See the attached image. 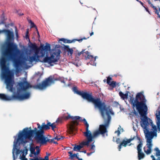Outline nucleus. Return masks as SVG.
I'll use <instances>...</instances> for the list:
<instances>
[{
	"label": "nucleus",
	"instance_id": "nucleus-14",
	"mask_svg": "<svg viewBox=\"0 0 160 160\" xmlns=\"http://www.w3.org/2000/svg\"><path fill=\"white\" fill-rule=\"evenodd\" d=\"M41 52L42 55L43 56L45 52H48L51 49L50 45L47 42L45 46L43 45H41L40 46Z\"/></svg>",
	"mask_w": 160,
	"mask_h": 160
},
{
	"label": "nucleus",
	"instance_id": "nucleus-5",
	"mask_svg": "<svg viewBox=\"0 0 160 160\" xmlns=\"http://www.w3.org/2000/svg\"><path fill=\"white\" fill-rule=\"evenodd\" d=\"M80 95L84 99H86L89 102L93 103L95 108H98L99 110L104 109L107 106L104 102H102L99 98H94L92 96L86 92L82 91L81 93H79Z\"/></svg>",
	"mask_w": 160,
	"mask_h": 160
},
{
	"label": "nucleus",
	"instance_id": "nucleus-2",
	"mask_svg": "<svg viewBox=\"0 0 160 160\" xmlns=\"http://www.w3.org/2000/svg\"><path fill=\"white\" fill-rule=\"evenodd\" d=\"M146 100L144 96L141 92L138 93L136 95L135 99L131 97L129 102L133 107H136L140 115L143 118L142 119L141 123V127L144 129L145 135L151 138L157 136L158 130L160 132V122H156L157 126L153 123L152 120L146 116L148 110L146 104Z\"/></svg>",
	"mask_w": 160,
	"mask_h": 160
},
{
	"label": "nucleus",
	"instance_id": "nucleus-7",
	"mask_svg": "<svg viewBox=\"0 0 160 160\" xmlns=\"http://www.w3.org/2000/svg\"><path fill=\"white\" fill-rule=\"evenodd\" d=\"M81 120L82 121V120ZM83 121H84V124L86 127L85 129L86 132H85L86 133H87L88 135L90 137L92 138V140H93V138L97 137L99 134H100V132L98 130H97L94 132L92 134L91 132L89 130V125L86 119L85 118H84Z\"/></svg>",
	"mask_w": 160,
	"mask_h": 160
},
{
	"label": "nucleus",
	"instance_id": "nucleus-45",
	"mask_svg": "<svg viewBox=\"0 0 160 160\" xmlns=\"http://www.w3.org/2000/svg\"><path fill=\"white\" fill-rule=\"evenodd\" d=\"M116 142L117 144L120 143V139L119 138H117Z\"/></svg>",
	"mask_w": 160,
	"mask_h": 160
},
{
	"label": "nucleus",
	"instance_id": "nucleus-55",
	"mask_svg": "<svg viewBox=\"0 0 160 160\" xmlns=\"http://www.w3.org/2000/svg\"><path fill=\"white\" fill-rule=\"evenodd\" d=\"M26 39H29V36L28 35H26Z\"/></svg>",
	"mask_w": 160,
	"mask_h": 160
},
{
	"label": "nucleus",
	"instance_id": "nucleus-39",
	"mask_svg": "<svg viewBox=\"0 0 160 160\" xmlns=\"http://www.w3.org/2000/svg\"><path fill=\"white\" fill-rule=\"evenodd\" d=\"M143 7L145 9V10L149 14L151 15V12L149 11V9L148 7H146L144 6H143Z\"/></svg>",
	"mask_w": 160,
	"mask_h": 160
},
{
	"label": "nucleus",
	"instance_id": "nucleus-3",
	"mask_svg": "<svg viewBox=\"0 0 160 160\" xmlns=\"http://www.w3.org/2000/svg\"><path fill=\"white\" fill-rule=\"evenodd\" d=\"M37 128H35L33 130L31 129V127L24 128L18 135L17 142L20 141L21 143H25L27 142L25 139H30L33 134H34L35 136L44 135V130L50 128L47 124H45V122L43 123L41 126L39 123H37Z\"/></svg>",
	"mask_w": 160,
	"mask_h": 160
},
{
	"label": "nucleus",
	"instance_id": "nucleus-33",
	"mask_svg": "<svg viewBox=\"0 0 160 160\" xmlns=\"http://www.w3.org/2000/svg\"><path fill=\"white\" fill-rule=\"evenodd\" d=\"M116 82L115 81H112L109 84V85L113 88H115L116 86Z\"/></svg>",
	"mask_w": 160,
	"mask_h": 160
},
{
	"label": "nucleus",
	"instance_id": "nucleus-10",
	"mask_svg": "<svg viewBox=\"0 0 160 160\" xmlns=\"http://www.w3.org/2000/svg\"><path fill=\"white\" fill-rule=\"evenodd\" d=\"M84 51L85 50H83L80 52H78L77 51L76 52H75L74 53L75 54L76 57L78 58V57L82 54L83 55L84 53L86 55H83L85 56V60H87L88 59H90L91 61H95L96 60V57L94 58L93 56L89 54V52L88 51H87L84 52Z\"/></svg>",
	"mask_w": 160,
	"mask_h": 160
},
{
	"label": "nucleus",
	"instance_id": "nucleus-26",
	"mask_svg": "<svg viewBox=\"0 0 160 160\" xmlns=\"http://www.w3.org/2000/svg\"><path fill=\"white\" fill-rule=\"evenodd\" d=\"M143 145V143H142V142H140L139 143L138 145L137 146V150L138 152H142V148Z\"/></svg>",
	"mask_w": 160,
	"mask_h": 160
},
{
	"label": "nucleus",
	"instance_id": "nucleus-30",
	"mask_svg": "<svg viewBox=\"0 0 160 160\" xmlns=\"http://www.w3.org/2000/svg\"><path fill=\"white\" fill-rule=\"evenodd\" d=\"M30 47L33 50H35L38 49L35 43H32L30 46Z\"/></svg>",
	"mask_w": 160,
	"mask_h": 160
},
{
	"label": "nucleus",
	"instance_id": "nucleus-48",
	"mask_svg": "<svg viewBox=\"0 0 160 160\" xmlns=\"http://www.w3.org/2000/svg\"><path fill=\"white\" fill-rule=\"evenodd\" d=\"M47 124L50 127H51L52 125V123L51 124V122H48Z\"/></svg>",
	"mask_w": 160,
	"mask_h": 160
},
{
	"label": "nucleus",
	"instance_id": "nucleus-22",
	"mask_svg": "<svg viewBox=\"0 0 160 160\" xmlns=\"http://www.w3.org/2000/svg\"><path fill=\"white\" fill-rule=\"evenodd\" d=\"M35 149L36 147L35 148L33 146V144H32L30 147V151L32 154H34V155H36V152H35Z\"/></svg>",
	"mask_w": 160,
	"mask_h": 160
},
{
	"label": "nucleus",
	"instance_id": "nucleus-44",
	"mask_svg": "<svg viewBox=\"0 0 160 160\" xmlns=\"http://www.w3.org/2000/svg\"><path fill=\"white\" fill-rule=\"evenodd\" d=\"M117 133L118 136H119L120 134V131L119 130H118V131H115V133Z\"/></svg>",
	"mask_w": 160,
	"mask_h": 160
},
{
	"label": "nucleus",
	"instance_id": "nucleus-19",
	"mask_svg": "<svg viewBox=\"0 0 160 160\" xmlns=\"http://www.w3.org/2000/svg\"><path fill=\"white\" fill-rule=\"evenodd\" d=\"M129 143L127 140L126 141L125 139L123 140L118 146V148L119 151H121L122 146L126 147L127 144Z\"/></svg>",
	"mask_w": 160,
	"mask_h": 160
},
{
	"label": "nucleus",
	"instance_id": "nucleus-56",
	"mask_svg": "<svg viewBox=\"0 0 160 160\" xmlns=\"http://www.w3.org/2000/svg\"><path fill=\"white\" fill-rule=\"evenodd\" d=\"M28 33H29V32H28V29H27V31L26 32V35H28Z\"/></svg>",
	"mask_w": 160,
	"mask_h": 160
},
{
	"label": "nucleus",
	"instance_id": "nucleus-9",
	"mask_svg": "<svg viewBox=\"0 0 160 160\" xmlns=\"http://www.w3.org/2000/svg\"><path fill=\"white\" fill-rule=\"evenodd\" d=\"M4 33L7 36V47H8V44L9 43H13L11 42L12 39H13L14 37V34L13 32L11 31L8 29H4L0 30V33Z\"/></svg>",
	"mask_w": 160,
	"mask_h": 160
},
{
	"label": "nucleus",
	"instance_id": "nucleus-38",
	"mask_svg": "<svg viewBox=\"0 0 160 160\" xmlns=\"http://www.w3.org/2000/svg\"><path fill=\"white\" fill-rule=\"evenodd\" d=\"M63 138V137L61 136L59 137L57 136L54 138L55 139H57L58 141L60 140H62Z\"/></svg>",
	"mask_w": 160,
	"mask_h": 160
},
{
	"label": "nucleus",
	"instance_id": "nucleus-42",
	"mask_svg": "<svg viewBox=\"0 0 160 160\" xmlns=\"http://www.w3.org/2000/svg\"><path fill=\"white\" fill-rule=\"evenodd\" d=\"M136 137H137V139L139 140V142H138V143H139V142H142V143H143V141L141 139V138L140 137H138L137 136H136Z\"/></svg>",
	"mask_w": 160,
	"mask_h": 160
},
{
	"label": "nucleus",
	"instance_id": "nucleus-47",
	"mask_svg": "<svg viewBox=\"0 0 160 160\" xmlns=\"http://www.w3.org/2000/svg\"><path fill=\"white\" fill-rule=\"evenodd\" d=\"M42 160H49L48 156H46L45 157V159H42Z\"/></svg>",
	"mask_w": 160,
	"mask_h": 160
},
{
	"label": "nucleus",
	"instance_id": "nucleus-1",
	"mask_svg": "<svg viewBox=\"0 0 160 160\" xmlns=\"http://www.w3.org/2000/svg\"><path fill=\"white\" fill-rule=\"evenodd\" d=\"M6 59L3 57L0 62L1 68L3 72L2 76L5 78L6 88L10 92H13V94L11 96H10L4 94L0 93V99L1 100L6 101L14 100L21 101L28 99L30 97V92H28L22 94V91L25 92L28 88H32L40 90H44L54 83V80L50 77L46 78L41 83L34 86L31 85L26 81H24L18 83V87H17V92H13L15 90L13 88L14 82L11 78V72L8 71L6 66Z\"/></svg>",
	"mask_w": 160,
	"mask_h": 160
},
{
	"label": "nucleus",
	"instance_id": "nucleus-62",
	"mask_svg": "<svg viewBox=\"0 0 160 160\" xmlns=\"http://www.w3.org/2000/svg\"><path fill=\"white\" fill-rule=\"evenodd\" d=\"M53 143H55V144H58V142H56L55 141H54V142H53Z\"/></svg>",
	"mask_w": 160,
	"mask_h": 160
},
{
	"label": "nucleus",
	"instance_id": "nucleus-21",
	"mask_svg": "<svg viewBox=\"0 0 160 160\" xmlns=\"http://www.w3.org/2000/svg\"><path fill=\"white\" fill-rule=\"evenodd\" d=\"M119 95L121 98L124 100L125 99L128 98V93L124 94L122 92L120 91L119 92Z\"/></svg>",
	"mask_w": 160,
	"mask_h": 160
},
{
	"label": "nucleus",
	"instance_id": "nucleus-4",
	"mask_svg": "<svg viewBox=\"0 0 160 160\" xmlns=\"http://www.w3.org/2000/svg\"><path fill=\"white\" fill-rule=\"evenodd\" d=\"M99 111L102 117L103 118H105V114L108 117L106 121L105 124L100 125L98 130L100 134L104 136V134L108 132L107 128L108 126L111 119L110 114H113L114 113L110 105L107 106V107L105 108L104 109L103 108Z\"/></svg>",
	"mask_w": 160,
	"mask_h": 160
},
{
	"label": "nucleus",
	"instance_id": "nucleus-63",
	"mask_svg": "<svg viewBox=\"0 0 160 160\" xmlns=\"http://www.w3.org/2000/svg\"><path fill=\"white\" fill-rule=\"evenodd\" d=\"M82 38L83 39H83H87V38H86L85 37H84V38Z\"/></svg>",
	"mask_w": 160,
	"mask_h": 160
},
{
	"label": "nucleus",
	"instance_id": "nucleus-25",
	"mask_svg": "<svg viewBox=\"0 0 160 160\" xmlns=\"http://www.w3.org/2000/svg\"><path fill=\"white\" fill-rule=\"evenodd\" d=\"M83 148V146L80 145H75L73 148V150L74 151H80V149Z\"/></svg>",
	"mask_w": 160,
	"mask_h": 160
},
{
	"label": "nucleus",
	"instance_id": "nucleus-15",
	"mask_svg": "<svg viewBox=\"0 0 160 160\" xmlns=\"http://www.w3.org/2000/svg\"><path fill=\"white\" fill-rule=\"evenodd\" d=\"M146 2H147L148 5L150 6V7L152 8L153 12L155 14H157L158 16L160 14V8H159L158 9L157 7L154 6L152 2H151L150 0H145Z\"/></svg>",
	"mask_w": 160,
	"mask_h": 160
},
{
	"label": "nucleus",
	"instance_id": "nucleus-16",
	"mask_svg": "<svg viewBox=\"0 0 160 160\" xmlns=\"http://www.w3.org/2000/svg\"><path fill=\"white\" fill-rule=\"evenodd\" d=\"M84 136L87 138V141H83L80 144V145L82 146H87V147H88L89 146V143L92 141V138L90 137L89 136H88L87 133H86L85 132H83Z\"/></svg>",
	"mask_w": 160,
	"mask_h": 160
},
{
	"label": "nucleus",
	"instance_id": "nucleus-28",
	"mask_svg": "<svg viewBox=\"0 0 160 160\" xmlns=\"http://www.w3.org/2000/svg\"><path fill=\"white\" fill-rule=\"evenodd\" d=\"M156 115L157 118L156 122H160V111H158Z\"/></svg>",
	"mask_w": 160,
	"mask_h": 160
},
{
	"label": "nucleus",
	"instance_id": "nucleus-37",
	"mask_svg": "<svg viewBox=\"0 0 160 160\" xmlns=\"http://www.w3.org/2000/svg\"><path fill=\"white\" fill-rule=\"evenodd\" d=\"M39 147L37 146L36 147V149L37 152L36 154H38L40 153V150L39 149Z\"/></svg>",
	"mask_w": 160,
	"mask_h": 160
},
{
	"label": "nucleus",
	"instance_id": "nucleus-35",
	"mask_svg": "<svg viewBox=\"0 0 160 160\" xmlns=\"http://www.w3.org/2000/svg\"><path fill=\"white\" fill-rule=\"evenodd\" d=\"M56 124V123H53L51 127L52 128V130L54 131V128H56V126H57V125Z\"/></svg>",
	"mask_w": 160,
	"mask_h": 160
},
{
	"label": "nucleus",
	"instance_id": "nucleus-29",
	"mask_svg": "<svg viewBox=\"0 0 160 160\" xmlns=\"http://www.w3.org/2000/svg\"><path fill=\"white\" fill-rule=\"evenodd\" d=\"M63 116L62 118H58L56 120V121L55 122H54V123H56V124L58 125V123H61L62 122V119H64L63 118Z\"/></svg>",
	"mask_w": 160,
	"mask_h": 160
},
{
	"label": "nucleus",
	"instance_id": "nucleus-59",
	"mask_svg": "<svg viewBox=\"0 0 160 160\" xmlns=\"http://www.w3.org/2000/svg\"><path fill=\"white\" fill-rule=\"evenodd\" d=\"M18 14L19 15V16H22V15H23V13H18Z\"/></svg>",
	"mask_w": 160,
	"mask_h": 160
},
{
	"label": "nucleus",
	"instance_id": "nucleus-24",
	"mask_svg": "<svg viewBox=\"0 0 160 160\" xmlns=\"http://www.w3.org/2000/svg\"><path fill=\"white\" fill-rule=\"evenodd\" d=\"M29 22L30 23V24H31V28H35V29L37 30V32L38 35V37H40L39 33L38 30V29H37L36 26L34 24V23L31 20Z\"/></svg>",
	"mask_w": 160,
	"mask_h": 160
},
{
	"label": "nucleus",
	"instance_id": "nucleus-27",
	"mask_svg": "<svg viewBox=\"0 0 160 160\" xmlns=\"http://www.w3.org/2000/svg\"><path fill=\"white\" fill-rule=\"evenodd\" d=\"M93 142L92 145L90 146V148L89 149V151L92 152H94L95 151V146L93 144Z\"/></svg>",
	"mask_w": 160,
	"mask_h": 160
},
{
	"label": "nucleus",
	"instance_id": "nucleus-6",
	"mask_svg": "<svg viewBox=\"0 0 160 160\" xmlns=\"http://www.w3.org/2000/svg\"><path fill=\"white\" fill-rule=\"evenodd\" d=\"M61 52L59 49H55L52 51L50 57L46 56L44 59V62H48L50 64L57 62L59 59L60 55Z\"/></svg>",
	"mask_w": 160,
	"mask_h": 160
},
{
	"label": "nucleus",
	"instance_id": "nucleus-52",
	"mask_svg": "<svg viewBox=\"0 0 160 160\" xmlns=\"http://www.w3.org/2000/svg\"><path fill=\"white\" fill-rule=\"evenodd\" d=\"M151 157L152 158V160H157L156 159H155V157L153 155H152L151 156Z\"/></svg>",
	"mask_w": 160,
	"mask_h": 160
},
{
	"label": "nucleus",
	"instance_id": "nucleus-18",
	"mask_svg": "<svg viewBox=\"0 0 160 160\" xmlns=\"http://www.w3.org/2000/svg\"><path fill=\"white\" fill-rule=\"evenodd\" d=\"M64 49L65 50L67 51L68 52V54L70 56H72L73 52V50L72 48H70L69 46L64 45Z\"/></svg>",
	"mask_w": 160,
	"mask_h": 160
},
{
	"label": "nucleus",
	"instance_id": "nucleus-53",
	"mask_svg": "<svg viewBox=\"0 0 160 160\" xmlns=\"http://www.w3.org/2000/svg\"><path fill=\"white\" fill-rule=\"evenodd\" d=\"M60 80L62 83H63L65 84V81L63 79H62L61 80Z\"/></svg>",
	"mask_w": 160,
	"mask_h": 160
},
{
	"label": "nucleus",
	"instance_id": "nucleus-20",
	"mask_svg": "<svg viewBox=\"0 0 160 160\" xmlns=\"http://www.w3.org/2000/svg\"><path fill=\"white\" fill-rule=\"evenodd\" d=\"M68 153L70 154L69 155V156H70L69 158V159H72L74 157H76L78 160H83L82 159L79 158V157L77 156L78 153L72 154V152L71 151L68 152Z\"/></svg>",
	"mask_w": 160,
	"mask_h": 160
},
{
	"label": "nucleus",
	"instance_id": "nucleus-57",
	"mask_svg": "<svg viewBox=\"0 0 160 160\" xmlns=\"http://www.w3.org/2000/svg\"><path fill=\"white\" fill-rule=\"evenodd\" d=\"M93 34V32H92L91 33H90V36H92V35Z\"/></svg>",
	"mask_w": 160,
	"mask_h": 160
},
{
	"label": "nucleus",
	"instance_id": "nucleus-64",
	"mask_svg": "<svg viewBox=\"0 0 160 160\" xmlns=\"http://www.w3.org/2000/svg\"><path fill=\"white\" fill-rule=\"evenodd\" d=\"M23 160H28V159H25Z\"/></svg>",
	"mask_w": 160,
	"mask_h": 160
},
{
	"label": "nucleus",
	"instance_id": "nucleus-54",
	"mask_svg": "<svg viewBox=\"0 0 160 160\" xmlns=\"http://www.w3.org/2000/svg\"><path fill=\"white\" fill-rule=\"evenodd\" d=\"M92 153H93V152H90L87 153V154L88 156H89L91 155Z\"/></svg>",
	"mask_w": 160,
	"mask_h": 160
},
{
	"label": "nucleus",
	"instance_id": "nucleus-36",
	"mask_svg": "<svg viewBox=\"0 0 160 160\" xmlns=\"http://www.w3.org/2000/svg\"><path fill=\"white\" fill-rule=\"evenodd\" d=\"M112 78L110 77H108L107 78V83L109 85V84L111 82V81L112 80Z\"/></svg>",
	"mask_w": 160,
	"mask_h": 160
},
{
	"label": "nucleus",
	"instance_id": "nucleus-58",
	"mask_svg": "<svg viewBox=\"0 0 160 160\" xmlns=\"http://www.w3.org/2000/svg\"><path fill=\"white\" fill-rule=\"evenodd\" d=\"M80 152H84L85 153H86V150H84V151H80Z\"/></svg>",
	"mask_w": 160,
	"mask_h": 160
},
{
	"label": "nucleus",
	"instance_id": "nucleus-40",
	"mask_svg": "<svg viewBox=\"0 0 160 160\" xmlns=\"http://www.w3.org/2000/svg\"><path fill=\"white\" fill-rule=\"evenodd\" d=\"M60 41H62L63 42L67 43V39L64 38H61L59 39Z\"/></svg>",
	"mask_w": 160,
	"mask_h": 160
},
{
	"label": "nucleus",
	"instance_id": "nucleus-34",
	"mask_svg": "<svg viewBox=\"0 0 160 160\" xmlns=\"http://www.w3.org/2000/svg\"><path fill=\"white\" fill-rule=\"evenodd\" d=\"M22 160H24L25 159H27L26 158H25V156L26 155V154H25L24 150H23V151L22 152Z\"/></svg>",
	"mask_w": 160,
	"mask_h": 160
},
{
	"label": "nucleus",
	"instance_id": "nucleus-49",
	"mask_svg": "<svg viewBox=\"0 0 160 160\" xmlns=\"http://www.w3.org/2000/svg\"><path fill=\"white\" fill-rule=\"evenodd\" d=\"M137 2H139L140 4H141L143 7V6H144V4L143 3V2H142L141 1H140L139 0H136Z\"/></svg>",
	"mask_w": 160,
	"mask_h": 160
},
{
	"label": "nucleus",
	"instance_id": "nucleus-8",
	"mask_svg": "<svg viewBox=\"0 0 160 160\" xmlns=\"http://www.w3.org/2000/svg\"><path fill=\"white\" fill-rule=\"evenodd\" d=\"M35 51L34 54L33 56H27V57H25L24 60L26 62H28L29 63L31 64L33 61H37L39 59V56L38 54L39 53V50L38 49H36Z\"/></svg>",
	"mask_w": 160,
	"mask_h": 160
},
{
	"label": "nucleus",
	"instance_id": "nucleus-51",
	"mask_svg": "<svg viewBox=\"0 0 160 160\" xmlns=\"http://www.w3.org/2000/svg\"><path fill=\"white\" fill-rule=\"evenodd\" d=\"M54 139H55L54 138L52 139H51V140H50V143H53V142H54Z\"/></svg>",
	"mask_w": 160,
	"mask_h": 160
},
{
	"label": "nucleus",
	"instance_id": "nucleus-17",
	"mask_svg": "<svg viewBox=\"0 0 160 160\" xmlns=\"http://www.w3.org/2000/svg\"><path fill=\"white\" fill-rule=\"evenodd\" d=\"M63 118L65 120H67L69 118H71L72 119L75 120V121H77V120L80 119V121H84L82 120L84 119H82L81 117L78 116H76L75 117L71 116L69 114H68L67 116H64L63 117Z\"/></svg>",
	"mask_w": 160,
	"mask_h": 160
},
{
	"label": "nucleus",
	"instance_id": "nucleus-23",
	"mask_svg": "<svg viewBox=\"0 0 160 160\" xmlns=\"http://www.w3.org/2000/svg\"><path fill=\"white\" fill-rule=\"evenodd\" d=\"M138 159L140 160L143 158L145 157V154L142 152H138Z\"/></svg>",
	"mask_w": 160,
	"mask_h": 160
},
{
	"label": "nucleus",
	"instance_id": "nucleus-60",
	"mask_svg": "<svg viewBox=\"0 0 160 160\" xmlns=\"http://www.w3.org/2000/svg\"><path fill=\"white\" fill-rule=\"evenodd\" d=\"M136 136H134L132 138V139H133V140H134L136 138Z\"/></svg>",
	"mask_w": 160,
	"mask_h": 160
},
{
	"label": "nucleus",
	"instance_id": "nucleus-31",
	"mask_svg": "<svg viewBox=\"0 0 160 160\" xmlns=\"http://www.w3.org/2000/svg\"><path fill=\"white\" fill-rule=\"evenodd\" d=\"M73 91L76 94L80 95L79 93H81L82 91H78L77 87H74L72 88Z\"/></svg>",
	"mask_w": 160,
	"mask_h": 160
},
{
	"label": "nucleus",
	"instance_id": "nucleus-61",
	"mask_svg": "<svg viewBox=\"0 0 160 160\" xmlns=\"http://www.w3.org/2000/svg\"><path fill=\"white\" fill-rule=\"evenodd\" d=\"M113 141L114 142H115V138L114 137H113Z\"/></svg>",
	"mask_w": 160,
	"mask_h": 160
},
{
	"label": "nucleus",
	"instance_id": "nucleus-13",
	"mask_svg": "<svg viewBox=\"0 0 160 160\" xmlns=\"http://www.w3.org/2000/svg\"><path fill=\"white\" fill-rule=\"evenodd\" d=\"M145 138L147 139V143L146 145L147 146V148H148V149L146 150L144 148V151L148 155L150 154L152 151V137L151 138H149L146 135H145Z\"/></svg>",
	"mask_w": 160,
	"mask_h": 160
},
{
	"label": "nucleus",
	"instance_id": "nucleus-12",
	"mask_svg": "<svg viewBox=\"0 0 160 160\" xmlns=\"http://www.w3.org/2000/svg\"><path fill=\"white\" fill-rule=\"evenodd\" d=\"M78 122L77 121H72L69 125L68 129L69 134L74 135L75 134V132L77 131V128L75 127V125H78Z\"/></svg>",
	"mask_w": 160,
	"mask_h": 160
},
{
	"label": "nucleus",
	"instance_id": "nucleus-32",
	"mask_svg": "<svg viewBox=\"0 0 160 160\" xmlns=\"http://www.w3.org/2000/svg\"><path fill=\"white\" fill-rule=\"evenodd\" d=\"M155 151H156V156H160V150H159L158 148H156L154 149Z\"/></svg>",
	"mask_w": 160,
	"mask_h": 160
},
{
	"label": "nucleus",
	"instance_id": "nucleus-41",
	"mask_svg": "<svg viewBox=\"0 0 160 160\" xmlns=\"http://www.w3.org/2000/svg\"><path fill=\"white\" fill-rule=\"evenodd\" d=\"M75 42V39H73V40L67 39V43H71L72 42Z\"/></svg>",
	"mask_w": 160,
	"mask_h": 160
},
{
	"label": "nucleus",
	"instance_id": "nucleus-50",
	"mask_svg": "<svg viewBox=\"0 0 160 160\" xmlns=\"http://www.w3.org/2000/svg\"><path fill=\"white\" fill-rule=\"evenodd\" d=\"M25 149L24 150L25 154H27L28 153V150L26 147H25Z\"/></svg>",
	"mask_w": 160,
	"mask_h": 160
},
{
	"label": "nucleus",
	"instance_id": "nucleus-46",
	"mask_svg": "<svg viewBox=\"0 0 160 160\" xmlns=\"http://www.w3.org/2000/svg\"><path fill=\"white\" fill-rule=\"evenodd\" d=\"M75 39V42L77 41H78L79 42H81L82 40H83V39Z\"/></svg>",
	"mask_w": 160,
	"mask_h": 160
},
{
	"label": "nucleus",
	"instance_id": "nucleus-11",
	"mask_svg": "<svg viewBox=\"0 0 160 160\" xmlns=\"http://www.w3.org/2000/svg\"><path fill=\"white\" fill-rule=\"evenodd\" d=\"M35 138L37 142L41 145L46 144L47 142L50 143L51 139L45 137L44 135L35 136Z\"/></svg>",
	"mask_w": 160,
	"mask_h": 160
},
{
	"label": "nucleus",
	"instance_id": "nucleus-43",
	"mask_svg": "<svg viewBox=\"0 0 160 160\" xmlns=\"http://www.w3.org/2000/svg\"><path fill=\"white\" fill-rule=\"evenodd\" d=\"M126 140H127V141H128V143H129L131 142V141L133 140V139H132V138H130L129 139H126Z\"/></svg>",
	"mask_w": 160,
	"mask_h": 160
}]
</instances>
